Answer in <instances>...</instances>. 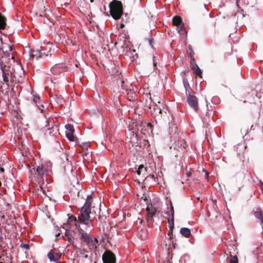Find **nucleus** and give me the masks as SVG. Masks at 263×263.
I'll list each match as a JSON object with an SVG mask.
<instances>
[{
    "label": "nucleus",
    "instance_id": "nucleus-1",
    "mask_svg": "<svg viewBox=\"0 0 263 263\" xmlns=\"http://www.w3.org/2000/svg\"><path fill=\"white\" fill-rule=\"evenodd\" d=\"M3 55L0 61L1 69L2 71V77L4 82L8 85H9V82L12 84L22 83L23 81V78L21 76L20 78L17 79L14 73L10 69V67L5 65V63L10 60V55L8 52H4L3 51Z\"/></svg>",
    "mask_w": 263,
    "mask_h": 263
},
{
    "label": "nucleus",
    "instance_id": "nucleus-2",
    "mask_svg": "<svg viewBox=\"0 0 263 263\" xmlns=\"http://www.w3.org/2000/svg\"><path fill=\"white\" fill-rule=\"evenodd\" d=\"M92 201V199L91 196H87L85 203L80 209V214L78 217L79 222L85 224L87 227L91 228V229H93L92 220L90 219V216Z\"/></svg>",
    "mask_w": 263,
    "mask_h": 263
},
{
    "label": "nucleus",
    "instance_id": "nucleus-3",
    "mask_svg": "<svg viewBox=\"0 0 263 263\" xmlns=\"http://www.w3.org/2000/svg\"><path fill=\"white\" fill-rule=\"evenodd\" d=\"M110 13L115 20H119L123 14L122 4L120 1L114 0L109 4Z\"/></svg>",
    "mask_w": 263,
    "mask_h": 263
},
{
    "label": "nucleus",
    "instance_id": "nucleus-4",
    "mask_svg": "<svg viewBox=\"0 0 263 263\" xmlns=\"http://www.w3.org/2000/svg\"><path fill=\"white\" fill-rule=\"evenodd\" d=\"M33 170L35 175L44 180V177H46L51 171V164H40L36 167H34Z\"/></svg>",
    "mask_w": 263,
    "mask_h": 263
},
{
    "label": "nucleus",
    "instance_id": "nucleus-5",
    "mask_svg": "<svg viewBox=\"0 0 263 263\" xmlns=\"http://www.w3.org/2000/svg\"><path fill=\"white\" fill-rule=\"evenodd\" d=\"M187 102L189 106L192 107L195 111L198 110V102L197 98L191 94L187 95Z\"/></svg>",
    "mask_w": 263,
    "mask_h": 263
},
{
    "label": "nucleus",
    "instance_id": "nucleus-6",
    "mask_svg": "<svg viewBox=\"0 0 263 263\" xmlns=\"http://www.w3.org/2000/svg\"><path fill=\"white\" fill-rule=\"evenodd\" d=\"M104 263H115L116 257L110 251L106 250L102 255Z\"/></svg>",
    "mask_w": 263,
    "mask_h": 263
},
{
    "label": "nucleus",
    "instance_id": "nucleus-7",
    "mask_svg": "<svg viewBox=\"0 0 263 263\" xmlns=\"http://www.w3.org/2000/svg\"><path fill=\"white\" fill-rule=\"evenodd\" d=\"M44 50V47L43 46H41L40 50L37 49L31 50L30 53V55L32 58L36 57V60H38L39 58H44L48 57V53H46L45 52H42V51Z\"/></svg>",
    "mask_w": 263,
    "mask_h": 263
},
{
    "label": "nucleus",
    "instance_id": "nucleus-8",
    "mask_svg": "<svg viewBox=\"0 0 263 263\" xmlns=\"http://www.w3.org/2000/svg\"><path fill=\"white\" fill-rule=\"evenodd\" d=\"M146 210L147 212L146 220L148 222H152L153 217L155 215L157 210L153 206L151 203H149L147 204Z\"/></svg>",
    "mask_w": 263,
    "mask_h": 263
},
{
    "label": "nucleus",
    "instance_id": "nucleus-9",
    "mask_svg": "<svg viewBox=\"0 0 263 263\" xmlns=\"http://www.w3.org/2000/svg\"><path fill=\"white\" fill-rule=\"evenodd\" d=\"M62 256V253L59 251L54 250H51L47 254V257L50 261L57 262L59 261Z\"/></svg>",
    "mask_w": 263,
    "mask_h": 263
},
{
    "label": "nucleus",
    "instance_id": "nucleus-10",
    "mask_svg": "<svg viewBox=\"0 0 263 263\" xmlns=\"http://www.w3.org/2000/svg\"><path fill=\"white\" fill-rule=\"evenodd\" d=\"M77 230L79 233V235L80 236V240L83 242H84L91 237L90 233L86 232L84 230H83L80 226L77 227Z\"/></svg>",
    "mask_w": 263,
    "mask_h": 263
},
{
    "label": "nucleus",
    "instance_id": "nucleus-11",
    "mask_svg": "<svg viewBox=\"0 0 263 263\" xmlns=\"http://www.w3.org/2000/svg\"><path fill=\"white\" fill-rule=\"evenodd\" d=\"M186 146V142L183 139H179L175 142V146L174 149H176L178 151L183 152L185 150V147Z\"/></svg>",
    "mask_w": 263,
    "mask_h": 263
},
{
    "label": "nucleus",
    "instance_id": "nucleus-12",
    "mask_svg": "<svg viewBox=\"0 0 263 263\" xmlns=\"http://www.w3.org/2000/svg\"><path fill=\"white\" fill-rule=\"evenodd\" d=\"M253 211L255 217L260 222L261 219L263 217V213L260 208L259 207H255L253 209Z\"/></svg>",
    "mask_w": 263,
    "mask_h": 263
},
{
    "label": "nucleus",
    "instance_id": "nucleus-13",
    "mask_svg": "<svg viewBox=\"0 0 263 263\" xmlns=\"http://www.w3.org/2000/svg\"><path fill=\"white\" fill-rule=\"evenodd\" d=\"M98 246V240L96 238H93L92 241L87 246L88 248L91 251H95Z\"/></svg>",
    "mask_w": 263,
    "mask_h": 263
},
{
    "label": "nucleus",
    "instance_id": "nucleus-14",
    "mask_svg": "<svg viewBox=\"0 0 263 263\" xmlns=\"http://www.w3.org/2000/svg\"><path fill=\"white\" fill-rule=\"evenodd\" d=\"M183 84L185 90V94L186 95H189V94H191L192 90L189 85V83L188 82V81L186 79L184 78L183 79Z\"/></svg>",
    "mask_w": 263,
    "mask_h": 263
},
{
    "label": "nucleus",
    "instance_id": "nucleus-15",
    "mask_svg": "<svg viewBox=\"0 0 263 263\" xmlns=\"http://www.w3.org/2000/svg\"><path fill=\"white\" fill-rule=\"evenodd\" d=\"M55 101L57 104L59 105H63L64 103V100L61 96L54 95L53 96L51 97Z\"/></svg>",
    "mask_w": 263,
    "mask_h": 263
},
{
    "label": "nucleus",
    "instance_id": "nucleus-16",
    "mask_svg": "<svg viewBox=\"0 0 263 263\" xmlns=\"http://www.w3.org/2000/svg\"><path fill=\"white\" fill-rule=\"evenodd\" d=\"M173 24L179 28V26L182 24V21L181 17L175 16L172 20Z\"/></svg>",
    "mask_w": 263,
    "mask_h": 263
},
{
    "label": "nucleus",
    "instance_id": "nucleus-17",
    "mask_svg": "<svg viewBox=\"0 0 263 263\" xmlns=\"http://www.w3.org/2000/svg\"><path fill=\"white\" fill-rule=\"evenodd\" d=\"M180 232L182 236L186 238L189 237L191 235L190 229L187 228H181Z\"/></svg>",
    "mask_w": 263,
    "mask_h": 263
},
{
    "label": "nucleus",
    "instance_id": "nucleus-18",
    "mask_svg": "<svg viewBox=\"0 0 263 263\" xmlns=\"http://www.w3.org/2000/svg\"><path fill=\"white\" fill-rule=\"evenodd\" d=\"M33 101L36 104L38 107L39 110H41L42 112H43L44 106L40 103V98L39 96H35L33 98Z\"/></svg>",
    "mask_w": 263,
    "mask_h": 263
},
{
    "label": "nucleus",
    "instance_id": "nucleus-19",
    "mask_svg": "<svg viewBox=\"0 0 263 263\" xmlns=\"http://www.w3.org/2000/svg\"><path fill=\"white\" fill-rule=\"evenodd\" d=\"M6 18L0 13V30L4 29L5 28L6 26Z\"/></svg>",
    "mask_w": 263,
    "mask_h": 263
},
{
    "label": "nucleus",
    "instance_id": "nucleus-20",
    "mask_svg": "<svg viewBox=\"0 0 263 263\" xmlns=\"http://www.w3.org/2000/svg\"><path fill=\"white\" fill-rule=\"evenodd\" d=\"M146 172V168L143 165H140L136 170L137 174L138 175H140L142 173Z\"/></svg>",
    "mask_w": 263,
    "mask_h": 263
},
{
    "label": "nucleus",
    "instance_id": "nucleus-21",
    "mask_svg": "<svg viewBox=\"0 0 263 263\" xmlns=\"http://www.w3.org/2000/svg\"><path fill=\"white\" fill-rule=\"evenodd\" d=\"M47 44L49 46H43L44 47V50L42 51V52H45L46 53H48V55L51 56V48L50 46L51 45V44H50L49 42H48Z\"/></svg>",
    "mask_w": 263,
    "mask_h": 263
},
{
    "label": "nucleus",
    "instance_id": "nucleus-22",
    "mask_svg": "<svg viewBox=\"0 0 263 263\" xmlns=\"http://www.w3.org/2000/svg\"><path fill=\"white\" fill-rule=\"evenodd\" d=\"M65 128L69 131V133H74V128L72 124H67L65 125Z\"/></svg>",
    "mask_w": 263,
    "mask_h": 263
},
{
    "label": "nucleus",
    "instance_id": "nucleus-23",
    "mask_svg": "<svg viewBox=\"0 0 263 263\" xmlns=\"http://www.w3.org/2000/svg\"><path fill=\"white\" fill-rule=\"evenodd\" d=\"M68 221L70 223L73 222L76 224V226L77 227V219L76 217H75L74 216L71 215L70 216H69L68 218Z\"/></svg>",
    "mask_w": 263,
    "mask_h": 263
},
{
    "label": "nucleus",
    "instance_id": "nucleus-24",
    "mask_svg": "<svg viewBox=\"0 0 263 263\" xmlns=\"http://www.w3.org/2000/svg\"><path fill=\"white\" fill-rule=\"evenodd\" d=\"M73 133H66V136L67 139L70 141H74V137L73 135Z\"/></svg>",
    "mask_w": 263,
    "mask_h": 263
},
{
    "label": "nucleus",
    "instance_id": "nucleus-25",
    "mask_svg": "<svg viewBox=\"0 0 263 263\" xmlns=\"http://www.w3.org/2000/svg\"><path fill=\"white\" fill-rule=\"evenodd\" d=\"M230 263H238V258L236 256L231 255V258L229 260Z\"/></svg>",
    "mask_w": 263,
    "mask_h": 263
},
{
    "label": "nucleus",
    "instance_id": "nucleus-26",
    "mask_svg": "<svg viewBox=\"0 0 263 263\" xmlns=\"http://www.w3.org/2000/svg\"><path fill=\"white\" fill-rule=\"evenodd\" d=\"M140 199H142L144 201H146L148 200V196L145 194H143L141 196H140L139 194L137 195Z\"/></svg>",
    "mask_w": 263,
    "mask_h": 263
},
{
    "label": "nucleus",
    "instance_id": "nucleus-27",
    "mask_svg": "<svg viewBox=\"0 0 263 263\" xmlns=\"http://www.w3.org/2000/svg\"><path fill=\"white\" fill-rule=\"evenodd\" d=\"M194 71H195L196 76L201 77V76L202 74V71H201V70L199 68V67H198V68L194 70Z\"/></svg>",
    "mask_w": 263,
    "mask_h": 263
},
{
    "label": "nucleus",
    "instance_id": "nucleus-28",
    "mask_svg": "<svg viewBox=\"0 0 263 263\" xmlns=\"http://www.w3.org/2000/svg\"><path fill=\"white\" fill-rule=\"evenodd\" d=\"M20 247L22 248H24L26 250H29L30 249V246L27 243H21L20 245Z\"/></svg>",
    "mask_w": 263,
    "mask_h": 263
},
{
    "label": "nucleus",
    "instance_id": "nucleus-29",
    "mask_svg": "<svg viewBox=\"0 0 263 263\" xmlns=\"http://www.w3.org/2000/svg\"><path fill=\"white\" fill-rule=\"evenodd\" d=\"M89 145V143H82L81 145H80L83 149H87V147Z\"/></svg>",
    "mask_w": 263,
    "mask_h": 263
},
{
    "label": "nucleus",
    "instance_id": "nucleus-30",
    "mask_svg": "<svg viewBox=\"0 0 263 263\" xmlns=\"http://www.w3.org/2000/svg\"><path fill=\"white\" fill-rule=\"evenodd\" d=\"M171 210L172 212V224L174 225V208L172 205H171Z\"/></svg>",
    "mask_w": 263,
    "mask_h": 263
},
{
    "label": "nucleus",
    "instance_id": "nucleus-31",
    "mask_svg": "<svg viewBox=\"0 0 263 263\" xmlns=\"http://www.w3.org/2000/svg\"><path fill=\"white\" fill-rule=\"evenodd\" d=\"M79 252L81 255H84L86 253H87L88 251L85 249H79Z\"/></svg>",
    "mask_w": 263,
    "mask_h": 263
},
{
    "label": "nucleus",
    "instance_id": "nucleus-32",
    "mask_svg": "<svg viewBox=\"0 0 263 263\" xmlns=\"http://www.w3.org/2000/svg\"><path fill=\"white\" fill-rule=\"evenodd\" d=\"M93 238L94 237H92L91 236L89 239H88L87 240L85 241L84 242H85L87 246L88 245V244H89V243L91 242V241H92V240L93 239Z\"/></svg>",
    "mask_w": 263,
    "mask_h": 263
},
{
    "label": "nucleus",
    "instance_id": "nucleus-33",
    "mask_svg": "<svg viewBox=\"0 0 263 263\" xmlns=\"http://www.w3.org/2000/svg\"><path fill=\"white\" fill-rule=\"evenodd\" d=\"M199 67L198 66L195 64V63H194L193 64L192 63V69L194 70H195L196 69L198 68Z\"/></svg>",
    "mask_w": 263,
    "mask_h": 263
},
{
    "label": "nucleus",
    "instance_id": "nucleus-34",
    "mask_svg": "<svg viewBox=\"0 0 263 263\" xmlns=\"http://www.w3.org/2000/svg\"><path fill=\"white\" fill-rule=\"evenodd\" d=\"M149 44L152 47L153 46V38H149L148 39Z\"/></svg>",
    "mask_w": 263,
    "mask_h": 263
},
{
    "label": "nucleus",
    "instance_id": "nucleus-35",
    "mask_svg": "<svg viewBox=\"0 0 263 263\" xmlns=\"http://www.w3.org/2000/svg\"><path fill=\"white\" fill-rule=\"evenodd\" d=\"M71 235L70 231L66 230V236L68 237V236H71Z\"/></svg>",
    "mask_w": 263,
    "mask_h": 263
},
{
    "label": "nucleus",
    "instance_id": "nucleus-36",
    "mask_svg": "<svg viewBox=\"0 0 263 263\" xmlns=\"http://www.w3.org/2000/svg\"><path fill=\"white\" fill-rule=\"evenodd\" d=\"M177 29H178V33L179 34H181V31L182 30V27L181 26H179V28L177 27Z\"/></svg>",
    "mask_w": 263,
    "mask_h": 263
},
{
    "label": "nucleus",
    "instance_id": "nucleus-37",
    "mask_svg": "<svg viewBox=\"0 0 263 263\" xmlns=\"http://www.w3.org/2000/svg\"><path fill=\"white\" fill-rule=\"evenodd\" d=\"M155 58V57L154 56V57H153V65H154V66L155 67H156V65H157V62L154 60Z\"/></svg>",
    "mask_w": 263,
    "mask_h": 263
},
{
    "label": "nucleus",
    "instance_id": "nucleus-38",
    "mask_svg": "<svg viewBox=\"0 0 263 263\" xmlns=\"http://www.w3.org/2000/svg\"><path fill=\"white\" fill-rule=\"evenodd\" d=\"M155 110H157L159 114H162V109L160 108H154Z\"/></svg>",
    "mask_w": 263,
    "mask_h": 263
},
{
    "label": "nucleus",
    "instance_id": "nucleus-39",
    "mask_svg": "<svg viewBox=\"0 0 263 263\" xmlns=\"http://www.w3.org/2000/svg\"><path fill=\"white\" fill-rule=\"evenodd\" d=\"M2 45H3L2 40V38L0 37V50H1L2 49Z\"/></svg>",
    "mask_w": 263,
    "mask_h": 263
},
{
    "label": "nucleus",
    "instance_id": "nucleus-40",
    "mask_svg": "<svg viewBox=\"0 0 263 263\" xmlns=\"http://www.w3.org/2000/svg\"><path fill=\"white\" fill-rule=\"evenodd\" d=\"M186 175L187 177H190L191 176L192 173L191 172H187L186 173Z\"/></svg>",
    "mask_w": 263,
    "mask_h": 263
},
{
    "label": "nucleus",
    "instance_id": "nucleus-41",
    "mask_svg": "<svg viewBox=\"0 0 263 263\" xmlns=\"http://www.w3.org/2000/svg\"><path fill=\"white\" fill-rule=\"evenodd\" d=\"M260 224L261 226L262 229L263 230V217H262V218L261 219V221L260 222Z\"/></svg>",
    "mask_w": 263,
    "mask_h": 263
},
{
    "label": "nucleus",
    "instance_id": "nucleus-42",
    "mask_svg": "<svg viewBox=\"0 0 263 263\" xmlns=\"http://www.w3.org/2000/svg\"><path fill=\"white\" fill-rule=\"evenodd\" d=\"M68 237V241H69V242H71L72 241V238H71V236H68V237Z\"/></svg>",
    "mask_w": 263,
    "mask_h": 263
},
{
    "label": "nucleus",
    "instance_id": "nucleus-43",
    "mask_svg": "<svg viewBox=\"0 0 263 263\" xmlns=\"http://www.w3.org/2000/svg\"><path fill=\"white\" fill-rule=\"evenodd\" d=\"M124 26H125V25H124V24L123 23H121V24H120V27L121 28H124Z\"/></svg>",
    "mask_w": 263,
    "mask_h": 263
},
{
    "label": "nucleus",
    "instance_id": "nucleus-44",
    "mask_svg": "<svg viewBox=\"0 0 263 263\" xmlns=\"http://www.w3.org/2000/svg\"><path fill=\"white\" fill-rule=\"evenodd\" d=\"M121 83H122V84H121V87L123 88V89H125V88H124V86H123L124 81H123V80H122V81H121Z\"/></svg>",
    "mask_w": 263,
    "mask_h": 263
},
{
    "label": "nucleus",
    "instance_id": "nucleus-45",
    "mask_svg": "<svg viewBox=\"0 0 263 263\" xmlns=\"http://www.w3.org/2000/svg\"><path fill=\"white\" fill-rule=\"evenodd\" d=\"M84 257L85 258H88V255L87 254H85V255H84Z\"/></svg>",
    "mask_w": 263,
    "mask_h": 263
},
{
    "label": "nucleus",
    "instance_id": "nucleus-46",
    "mask_svg": "<svg viewBox=\"0 0 263 263\" xmlns=\"http://www.w3.org/2000/svg\"><path fill=\"white\" fill-rule=\"evenodd\" d=\"M0 170H1V172H4V168H3V167H1V168H0Z\"/></svg>",
    "mask_w": 263,
    "mask_h": 263
},
{
    "label": "nucleus",
    "instance_id": "nucleus-47",
    "mask_svg": "<svg viewBox=\"0 0 263 263\" xmlns=\"http://www.w3.org/2000/svg\"><path fill=\"white\" fill-rule=\"evenodd\" d=\"M147 125H148V127H149L151 128V127H152V125H151V124L148 123Z\"/></svg>",
    "mask_w": 263,
    "mask_h": 263
},
{
    "label": "nucleus",
    "instance_id": "nucleus-48",
    "mask_svg": "<svg viewBox=\"0 0 263 263\" xmlns=\"http://www.w3.org/2000/svg\"><path fill=\"white\" fill-rule=\"evenodd\" d=\"M59 235H60V233H58V234H57L55 235V236H59Z\"/></svg>",
    "mask_w": 263,
    "mask_h": 263
},
{
    "label": "nucleus",
    "instance_id": "nucleus-49",
    "mask_svg": "<svg viewBox=\"0 0 263 263\" xmlns=\"http://www.w3.org/2000/svg\"><path fill=\"white\" fill-rule=\"evenodd\" d=\"M133 95H134V94L133 93H132V98H133Z\"/></svg>",
    "mask_w": 263,
    "mask_h": 263
},
{
    "label": "nucleus",
    "instance_id": "nucleus-50",
    "mask_svg": "<svg viewBox=\"0 0 263 263\" xmlns=\"http://www.w3.org/2000/svg\"><path fill=\"white\" fill-rule=\"evenodd\" d=\"M185 256L189 257V255H187V254H185V255H184V257H185Z\"/></svg>",
    "mask_w": 263,
    "mask_h": 263
},
{
    "label": "nucleus",
    "instance_id": "nucleus-51",
    "mask_svg": "<svg viewBox=\"0 0 263 263\" xmlns=\"http://www.w3.org/2000/svg\"><path fill=\"white\" fill-rule=\"evenodd\" d=\"M90 2H93V0H90Z\"/></svg>",
    "mask_w": 263,
    "mask_h": 263
},
{
    "label": "nucleus",
    "instance_id": "nucleus-52",
    "mask_svg": "<svg viewBox=\"0 0 263 263\" xmlns=\"http://www.w3.org/2000/svg\"><path fill=\"white\" fill-rule=\"evenodd\" d=\"M253 125H252V126H251V129H252V128H253Z\"/></svg>",
    "mask_w": 263,
    "mask_h": 263
},
{
    "label": "nucleus",
    "instance_id": "nucleus-53",
    "mask_svg": "<svg viewBox=\"0 0 263 263\" xmlns=\"http://www.w3.org/2000/svg\"><path fill=\"white\" fill-rule=\"evenodd\" d=\"M261 192H262V193L263 194V189H261Z\"/></svg>",
    "mask_w": 263,
    "mask_h": 263
},
{
    "label": "nucleus",
    "instance_id": "nucleus-54",
    "mask_svg": "<svg viewBox=\"0 0 263 263\" xmlns=\"http://www.w3.org/2000/svg\"><path fill=\"white\" fill-rule=\"evenodd\" d=\"M22 73H23V75H24V71H23V72H22Z\"/></svg>",
    "mask_w": 263,
    "mask_h": 263
},
{
    "label": "nucleus",
    "instance_id": "nucleus-55",
    "mask_svg": "<svg viewBox=\"0 0 263 263\" xmlns=\"http://www.w3.org/2000/svg\"><path fill=\"white\" fill-rule=\"evenodd\" d=\"M0 263H3V262H0Z\"/></svg>",
    "mask_w": 263,
    "mask_h": 263
}]
</instances>
